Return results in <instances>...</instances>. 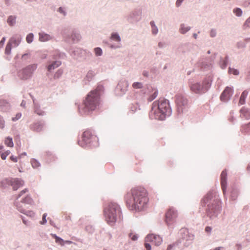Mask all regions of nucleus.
<instances>
[{"mask_svg": "<svg viewBox=\"0 0 250 250\" xmlns=\"http://www.w3.org/2000/svg\"><path fill=\"white\" fill-rule=\"evenodd\" d=\"M31 200V199L29 197H26L24 199L23 202H28Z\"/></svg>", "mask_w": 250, "mask_h": 250, "instance_id": "51", "label": "nucleus"}, {"mask_svg": "<svg viewBox=\"0 0 250 250\" xmlns=\"http://www.w3.org/2000/svg\"><path fill=\"white\" fill-rule=\"evenodd\" d=\"M22 221L25 225H27V222L24 219L22 218Z\"/></svg>", "mask_w": 250, "mask_h": 250, "instance_id": "55", "label": "nucleus"}, {"mask_svg": "<svg viewBox=\"0 0 250 250\" xmlns=\"http://www.w3.org/2000/svg\"><path fill=\"white\" fill-rule=\"evenodd\" d=\"M169 110L168 101L165 99H159L153 103L150 116L157 120H164L167 113L169 112Z\"/></svg>", "mask_w": 250, "mask_h": 250, "instance_id": "2", "label": "nucleus"}, {"mask_svg": "<svg viewBox=\"0 0 250 250\" xmlns=\"http://www.w3.org/2000/svg\"><path fill=\"white\" fill-rule=\"evenodd\" d=\"M59 12H60L61 13H63L62 9V8H61V7L59 8Z\"/></svg>", "mask_w": 250, "mask_h": 250, "instance_id": "56", "label": "nucleus"}, {"mask_svg": "<svg viewBox=\"0 0 250 250\" xmlns=\"http://www.w3.org/2000/svg\"><path fill=\"white\" fill-rule=\"evenodd\" d=\"M234 13L237 16H240L242 15V11L240 8H236L233 10Z\"/></svg>", "mask_w": 250, "mask_h": 250, "instance_id": "31", "label": "nucleus"}, {"mask_svg": "<svg viewBox=\"0 0 250 250\" xmlns=\"http://www.w3.org/2000/svg\"><path fill=\"white\" fill-rule=\"evenodd\" d=\"M61 64V62L60 61H55L52 64L48 66V70L51 71L55 68L58 67Z\"/></svg>", "mask_w": 250, "mask_h": 250, "instance_id": "17", "label": "nucleus"}, {"mask_svg": "<svg viewBox=\"0 0 250 250\" xmlns=\"http://www.w3.org/2000/svg\"><path fill=\"white\" fill-rule=\"evenodd\" d=\"M174 244L170 245L168 246L167 250H171L174 247Z\"/></svg>", "mask_w": 250, "mask_h": 250, "instance_id": "52", "label": "nucleus"}, {"mask_svg": "<svg viewBox=\"0 0 250 250\" xmlns=\"http://www.w3.org/2000/svg\"><path fill=\"white\" fill-rule=\"evenodd\" d=\"M28 191L27 189L25 188L23 190H22L21 191L20 193L19 194L18 198L20 197L21 196H22L24 193H26Z\"/></svg>", "mask_w": 250, "mask_h": 250, "instance_id": "45", "label": "nucleus"}, {"mask_svg": "<svg viewBox=\"0 0 250 250\" xmlns=\"http://www.w3.org/2000/svg\"><path fill=\"white\" fill-rule=\"evenodd\" d=\"M21 41V38L20 36H15L11 38L9 42L13 44L14 46L16 47L19 45Z\"/></svg>", "mask_w": 250, "mask_h": 250, "instance_id": "15", "label": "nucleus"}, {"mask_svg": "<svg viewBox=\"0 0 250 250\" xmlns=\"http://www.w3.org/2000/svg\"><path fill=\"white\" fill-rule=\"evenodd\" d=\"M7 22L10 25H13L15 22V18L13 16H10L7 19Z\"/></svg>", "mask_w": 250, "mask_h": 250, "instance_id": "27", "label": "nucleus"}, {"mask_svg": "<svg viewBox=\"0 0 250 250\" xmlns=\"http://www.w3.org/2000/svg\"><path fill=\"white\" fill-rule=\"evenodd\" d=\"M129 236L131 239L133 241H135L138 239L137 235L135 234H134L133 233H130Z\"/></svg>", "mask_w": 250, "mask_h": 250, "instance_id": "38", "label": "nucleus"}, {"mask_svg": "<svg viewBox=\"0 0 250 250\" xmlns=\"http://www.w3.org/2000/svg\"><path fill=\"white\" fill-rule=\"evenodd\" d=\"M232 93V88L231 87H227L221 95V100L224 102L227 101L230 98Z\"/></svg>", "mask_w": 250, "mask_h": 250, "instance_id": "11", "label": "nucleus"}, {"mask_svg": "<svg viewBox=\"0 0 250 250\" xmlns=\"http://www.w3.org/2000/svg\"><path fill=\"white\" fill-rule=\"evenodd\" d=\"M10 160L14 162H17L18 161L17 158L16 157H14V156H11L10 158Z\"/></svg>", "mask_w": 250, "mask_h": 250, "instance_id": "47", "label": "nucleus"}, {"mask_svg": "<svg viewBox=\"0 0 250 250\" xmlns=\"http://www.w3.org/2000/svg\"><path fill=\"white\" fill-rule=\"evenodd\" d=\"M80 39V36L79 34L77 35H74L72 37V39L75 41H78Z\"/></svg>", "mask_w": 250, "mask_h": 250, "instance_id": "43", "label": "nucleus"}, {"mask_svg": "<svg viewBox=\"0 0 250 250\" xmlns=\"http://www.w3.org/2000/svg\"><path fill=\"white\" fill-rule=\"evenodd\" d=\"M31 163L33 167L36 168L40 166V163L35 159H32Z\"/></svg>", "mask_w": 250, "mask_h": 250, "instance_id": "28", "label": "nucleus"}, {"mask_svg": "<svg viewBox=\"0 0 250 250\" xmlns=\"http://www.w3.org/2000/svg\"><path fill=\"white\" fill-rule=\"evenodd\" d=\"M94 52L97 56H101L102 54V50L99 47H97L94 49Z\"/></svg>", "mask_w": 250, "mask_h": 250, "instance_id": "33", "label": "nucleus"}, {"mask_svg": "<svg viewBox=\"0 0 250 250\" xmlns=\"http://www.w3.org/2000/svg\"><path fill=\"white\" fill-rule=\"evenodd\" d=\"M175 102L179 113H183L189 107L188 100L182 95L178 94L176 96Z\"/></svg>", "mask_w": 250, "mask_h": 250, "instance_id": "6", "label": "nucleus"}, {"mask_svg": "<svg viewBox=\"0 0 250 250\" xmlns=\"http://www.w3.org/2000/svg\"><path fill=\"white\" fill-rule=\"evenodd\" d=\"M66 243H68V244H70V243H72V242H71V241H66Z\"/></svg>", "mask_w": 250, "mask_h": 250, "instance_id": "57", "label": "nucleus"}, {"mask_svg": "<svg viewBox=\"0 0 250 250\" xmlns=\"http://www.w3.org/2000/svg\"><path fill=\"white\" fill-rule=\"evenodd\" d=\"M249 123H250V122Z\"/></svg>", "mask_w": 250, "mask_h": 250, "instance_id": "60", "label": "nucleus"}, {"mask_svg": "<svg viewBox=\"0 0 250 250\" xmlns=\"http://www.w3.org/2000/svg\"><path fill=\"white\" fill-rule=\"evenodd\" d=\"M4 121L2 119H0V128H3L4 127Z\"/></svg>", "mask_w": 250, "mask_h": 250, "instance_id": "44", "label": "nucleus"}, {"mask_svg": "<svg viewBox=\"0 0 250 250\" xmlns=\"http://www.w3.org/2000/svg\"><path fill=\"white\" fill-rule=\"evenodd\" d=\"M46 216H47V214L46 213H44L43 214L42 221L41 222V223L42 224H45L46 222Z\"/></svg>", "mask_w": 250, "mask_h": 250, "instance_id": "42", "label": "nucleus"}, {"mask_svg": "<svg viewBox=\"0 0 250 250\" xmlns=\"http://www.w3.org/2000/svg\"><path fill=\"white\" fill-rule=\"evenodd\" d=\"M44 126V124L41 122H38L33 124L32 128L36 131H41Z\"/></svg>", "mask_w": 250, "mask_h": 250, "instance_id": "16", "label": "nucleus"}, {"mask_svg": "<svg viewBox=\"0 0 250 250\" xmlns=\"http://www.w3.org/2000/svg\"><path fill=\"white\" fill-rule=\"evenodd\" d=\"M127 205L132 209L141 210L148 201L147 192L143 188H136L131 189V192L125 196Z\"/></svg>", "mask_w": 250, "mask_h": 250, "instance_id": "1", "label": "nucleus"}, {"mask_svg": "<svg viewBox=\"0 0 250 250\" xmlns=\"http://www.w3.org/2000/svg\"><path fill=\"white\" fill-rule=\"evenodd\" d=\"M11 43L9 42H8V43L6 45L5 49V54L9 55L10 54L11 50Z\"/></svg>", "mask_w": 250, "mask_h": 250, "instance_id": "24", "label": "nucleus"}, {"mask_svg": "<svg viewBox=\"0 0 250 250\" xmlns=\"http://www.w3.org/2000/svg\"><path fill=\"white\" fill-rule=\"evenodd\" d=\"M95 75V74L93 71L90 70L87 73L85 79L87 81H90L92 80Z\"/></svg>", "mask_w": 250, "mask_h": 250, "instance_id": "21", "label": "nucleus"}, {"mask_svg": "<svg viewBox=\"0 0 250 250\" xmlns=\"http://www.w3.org/2000/svg\"><path fill=\"white\" fill-rule=\"evenodd\" d=\"M241 131L243 133H247L250 131V124L248 123L246 125H242L241 126Z\"/></svg>", "mask_w": 250, "mask_h": 250, "instance_id": "19", "label": "nucleus"}, {"mask_svg": "<svg viewBox=\"0 0 250 250\" xmlns=\"http://www.w3.org/2000/svg\"><path fill=\"white\" fill-rule=\"evenodd\" d=\"M23 213L26 214L28 216H29L30 217H34L35 215V213L32 211H28L26 212H22Z\"/></svg>", "mask_w": 250, "mask_h": 250, "instance_id": "40", "label": "nucleus"}, {"mask_svg": "<svg viewBox=\"0 0 250 250\" xmlns=\"http://www.w3.org/2000/svg\"><path fill=\"white\" fill-rule=\"evenodd\" d=\"M215 35H216L215 31L212 30L211 31V32H210V36H211V37H214L215 36Z\"/></svg>", "mask_w": 250, "mask_h": 250, "instance_id": "49", "label": "nucleus"}, {"mask_svg": "<svg viewBox=\"0 0 250 250\" xmlns=\"http://www.w3.org/2000/svg\"><path fill=\"white\" fill-rule=\"evenodd\" d=\"M190 27H185V25L184 24H182L181 25V28L180 29V31L181 33L184 34L188 30H189Z\"/></svg>", "mask_w": 250, "mask_h": 250, "instance_id": "23", "label": "nucleus"}, {"mask_svg": "<svg viewBox=\"0 0 250 250\" xmlns=\"http://www.w3.org/2000/svg\"><path fill=\"white\" fill-rule=\"evenodd\" d=\"M248 92L246 91H244L241 94L240 100H239V104H244L245 102L246 98L248 95Z\"/></svg>", "mask_w": 250, "mask_h": 250, "instance_id": "20", "label": "nucleus"}, {"mask_svg": "<svg viewBox=\"0 0 250 250\" xmlns=\"http://www.w3.org/2000/svg\"><path fill=\"white\" fill-rule=\"evenodd\" d=\"M21 116V113H18L16 115L15 117H13L12 118V120L14 122L18 120L19 119H20Z\"/></svg>", "mask_w": 250, "mask_h": 250, "instance_id": "37", "label": "nucleus"}, {"mask_svg": "<svg viewBox=\"0 0 250 250\" xmlns=\"http://www.w3.org/2000/svg\"><path fill=\"white\" fill-rule=\"evenodd\" d=\"M5 37H3L1 41L0 42V48L2 47L4 44V43L5 42Z\"/></svg>", "mask_w": 250, "mask_h": 250, "instance_id": "46", "label": "nucleus"}, {"mask_svg": "<svg viewBox=\"0 0 250 250\" xmlns=\"http://www.w3.org/2000/svg\"><path fill=\"white\" fill-rule=\"evenodd\" d=\"M184 0H177L176 2V5L177 7L179 6Z\"/></svg>", "mask_w": 250, "mask_h": 250, "instance_id": "48", "label": "nucleus"}, {"mask_svg": "<svg viewBox=\"0 0 250 250\" xmlns=\"http://www.w3.org/2000/svg\"><path fill=\"white\" fill-rule=\"evenodd\" d=\"M205 230L207 232H210L211 230V228L209 227H207L205 229Z\"/></svg>", "mask_w": 250, "mask_h": 250, "instance_id": "53", "label": "nucleus"}, {"mask_svg": "<svg viewBox=\"0 0 250 250\" xmlns=\"http://www.w3.org/2000/svg\"><path fill=\"white\" fill-rule=\"evenodd\" d=\"M10 151L9 150H7L1 154V158L2 160H5L7 156L10 154Z\"/></svg>", "mask_w": 250, "mask_h": 250, "instance_id": "34", "label": "nucleus"}, {"mask_svg": "<svg viewBox=\"0 0 250 250\" xmlns=\"http://www.w3.org/2000/svg\"><path fill=\"white\" fill-rule=\"evenodd\" d=\"M157 95H158V92L155 91L152 95L149 96V97L148 99V101H152V100H153L154 99H155L156 98V97L157 96Z\"/></svg>", "mask_w": 250, "mask_h": 250, "instance_id": "35", "label": "nucleus"}, {"mask_svg": "<svg viewBox=\"0 0 250 250\" xmlns=\"http://www.w3.org/2000/svg\"><path fill=\"white\" fill-rule=\"evenodd\" d=\"M227 172L226 170H223L221 174V184L223 192H225V189L226 188L227 185Z\"/></svg>", "mask_w": 250, "mask_h": 250, "instance_id": "13", "label": "nucleus"}, {"mask_svg": "<svg viewBox=\"0 0 250 250\" xmlns=\"http://www.w3.org/2000/svg\"><path fill=\"white\" fill-rule=\"evenodd\" d=\"M97 141V138L92 133L90 130H86L83 132L82 139L78 142L80 146L83 147L91 146V144Z\"/></svg>", "mask_w": 250, "mask_h": 250, "instance_id": "5", "label": "nucleus"}, {"mask_svg": "<svg viewBox=\"0 0 250 250\" xmlns=\"http://www.w3.org/2000/svg\"><path fill=\"white\" fill-rule=\"evenodd\" d=\"M35 112L36 113L39 115H42L44 113L43 111L41 110L37 107H36L35 108Z\"/></svg>", "mask_w": 250, "mask_h": 250, "instance_id": "36", "label": "nucleus"}, {"mask_svg": "<svg viewBox=\"0 0 250 250\" xmlns=\"http://www.w3.org/2000/svg\"><path fill=\"white\" fill-rule=\"evenodd\" d=\"M5 144L9 147H13L14 144L13 142L12 138L10 137H7L5 140Z\"/></svg>", "mask_w": 250, "mask_h": 250, "instance_id": "22", "label": "nucleus"}, {"mask_svg": "<svg viewBox=\"0 0 250 250\" xmlns=\"http://www.w3.org/2000/svg\"><path fill=\"white\" fill-rule=\"evenodd\" d=\"M36 65H29L20 70L18 73V76L21 79L27 80L32 76L33 72L36 69Z\"/></svg>", "mask_w": 250, "mask_h": 250, "instance_id": "7", "label": "nucleus"}, {"mask_svg": "<svg viewBox=\"0 0 250 250\" xmlns=\"http://www.w3.org/2000/svg\"><path fill=\"white\" fill-rule=\"evenodd\" d=\"M250 23V18H249L246 22V24L248 26H250L249 23Z\"/></svg>", "mask_w": 250, "mask_h": 250, "instance_id": "54", "label": "nucleus"}, {"mask_svg": "<svg viewBox=\"0 0 250 250\" xmlns=\"http://www.w3.org/2000/svg\"><path fill=\"white\" fill-rule=\"evenodd\" d=\"M146 241L150 242L156 246H159L162 242V239L159 235L152 234L147 235Z\"/></svg>", "mask_w": 250, "mask_h": 250, "instance_id": "9", "label": "nucleus"}, {"mask_svg": "<svg viewBox=\"0 0 250 250\" xmlns=\"http://www.w3.org/2000/svg\"><path fill=\"white\" fill-rule=\"evenodd\" d=\"M100 90L98 87L96 89L91 91L87 95L84 101V108L86 111L94 110L100 104Z\"/></svg>", "mask_w": 250, "mask_h": 250, "instance_id": "4", "label": "nucleus"}, {"mask_svg": "<svg viewBox=\"0 0 250 250\" xmlns=\"http://www.w3.org/2000/svg\"><path fill=\"white\" fill-rule=\"evenodd\" d=\"M121 210L120 206L115 203H109L104 209L105 221L110 225L113 224L120 218Z\"/></svg>", "mask_w": 250, "mask_h": 250, "instance_id": "3", "label": "nucleus"}, {"mask_svg": "<svg viewBox=\"0 0 250 250\" xmlns=\"http://www.w3.org/2000/svg\"><path fill=\"white\" fill-rule=\"evenodd\" d=\"M11 185L14 190L18 189L20 187L23 185L24 182L22 180L18 179H12L10 181Z\"/></svg>", "mask_w": 250, "mask_h": 250, "instance_id": "12", "label": "nucleus"}, {"mask_svg": "<svg viewBox=\"0 0 250 250\" xmlns=\"http://www.w3.org/2000/svg\"><path fill=\"white\" fill-rule=\"evenodd\" d=\"M33 34H28L26 38V41L28 43H31L33 41Z\"/></svg>", "mask_w": 250, "mask_h": 250, "instance_id": "32", "label": "nucleus"}, {"mask_svg": "<svg viewBox=\"0 0 250 250\" xmlns=\"http://www.w3.org/2000/svg\"><path fill=\"white\" fill-rule=\"evenodd\" d=\"M240 117L246 120L250 119V110L245 107H243L240 110Z\"/></svg>", "mask_w": 250, "mask_h": 250, "instance_id": "14", "label": "nucleus"}, {"mask_svg": "<svg viewBox=\"0 0 250 250\" xmlns=\"http://www.w3.org/2000/svg\"><path fill=\"white\" fill-rule=\"evenodd\" d=\"M148 242L146 241V238L145 239V248L147 250H151V246L148 243Z\"/></svg>", "mask_w": 250, "mask_h": 250, "instance_id": "41", "label": "nucleus"}, {"mask_svg": "<svg viewBox=\"0 0 250 250\" xmlns=\"http://www.w3.org/2000/svg\"><path fill=\"white\" fill-rule=\"evenodd\" d=\"M50 37L49 35L44 34V33H40L39 34V39L40 41L42 42H45L50 40Z\"/></svg>", "mask_w": 250, "mask_h": 250, "instance_id": "18", "label": "nucleus"}, {"mask_svg": "<svg viewBox=\"0 0 250 250\" xmlns=\"http://www.w3.org/2000/svg\"><path fill=\"white\" fill-rule=\"evenodd\" d=\"M64 219H65V220H70V219H71V217H70V215H67V214H66V215H64Z\"/></svg>", "mask_w": 250, "mask_h": 250, "instance_id": "50", "label": "nucleus"}, {"mask_svg": "<svg viewBox=\"0 0 250 250\" xmlns=\"http://www.w3.org/2000/svg\"><path fill=\"white\" fill-rule=\"evenodd\" d=\"M111 39L116 41H120V38L117 33H113L111 35Z\"/></svg>", "mask_w": 250, "mask_h": 250, "instance_id": "30", "label": "nucleus"}, {"mask_svg": "<svg viewBox=\"0 0 250 250\" xmlns=\"http://www.w3.org/2000/svg\"><path fill=\"white\" fill-rule=\"evenodd\" d=\"M229 72L231 74H233L235 75H237L239 74V72L237 70L233 68L229 69Z\"/></svg>", "mask_w": 250, "mask_h": 250, "instance_id": "39", "label": "nucleus"}, {"mask_svg": "<svg viewBox=\"0 0 250 250\" xmlns=\"http://www.w3.org/2000/svg\"><path fill=\"white\" fill-rule=\"evenodd\" d=\"M52 236L55 239L56 243H59L62 245H63V240L62 238L58 237L56 234H52Z\"/></svg>", "mask_w": 250, "mask_h": 250, "instance_id": "25", "label": "nucleus"}, {"mask_svg": "<svg viewBox=\"0 0 250 250\" xmlns=\"http://www.w3.org/2000/svg\"><path fill=\"white\" fill-rule=\"evenodd\" d=\"M191 90L195 93H203L207 91V88L198 83H193L190 86Z\"/></svg>", "mask_w": 250, "mask_h": 250, "instance_id": "10", "label": "nucleus"}, {"mask_svg": "<svg viewBox=\"0 0 250 250\" xmlns=\"http://www.w3.org/2000/svg\"><path fill=\"white\" fill-rule=\"evenodd\" d=\"M177 217V212L172 208L167 210L165 214V221L167 225L172 224Z\"/></svg>", "mask_w": 250, "mask_h": 250, "instance_id": "8", "label": "nucleus"}, {"mask_svg": "<svg viewBox=\"0 0 250 250\" xmlns=\"http://www.w3.org/2000/svg\"><path fill=\"white\" fill-rule=\"evenodd\" d=\"M150 24L151 25L152 32L153 34H156L158 32V29H157V27L155 26V25L154 24V22L151 21Z\"/></svg>", "mask_w": 250, "mask_h": 250, "instance_id": "26", "label": "nucleus"}, {"mask_svg": "<svg viewBox=\"0 0 250 250\" xmlns=\"http://www.w3.org/2000/svg\"><path fill=\"white\" fill-rule=\"evenodd\" d=\"M132 87L135 89L141 88L142 87V84L139 82H135L132 84Z\"/></svg>", "mask_w": 250, "mask_h": 250, "instance_id": "29", "label": "nucleus"}, {"mask_svg": "<svg viewBox=\"0 0 250 250\" xmlns=\"http://www.w3.org/2000/svg\"><path fill=\"white\" fill-rule=\"evenodd\" d=\"M1 148H2V146H0V149H1Z\"/></svg>", "mask_w": 250, "mask_h": 250, "instance_id": "59", "label": "nucleus"}, {"mask_svg": "<svg viewBox=\"0 0 250 250\" xmlns=\"http://www.w3.org/2000/svg\"><path fill=\"white\" fill-rule=\"evenodd\" d=\"M197 34H194L193 35V36H194V37L195 39H196V38H197Z\"/></svg>", "mask_w": 250, "mask_h": 250, "instance_id": "58", "label": "nucleus"}]
</instances>
